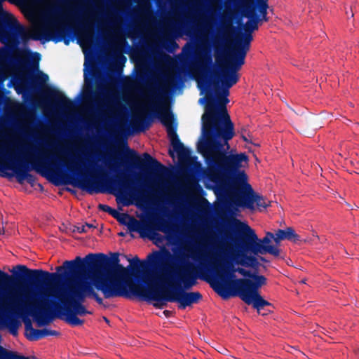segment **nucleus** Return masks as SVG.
<instances>
[{
  "label": "nucleus",
  "mask_w": 359,
  "mask_h": 359,
  "mask_svg": "<svg viewBox=\"0 0 359 359\" xmlns=\"http://www.w3.org/2000/svg\"><path fill=\"white\" fill-rule=\"evenodd\" d=\"M71 262H65L56 268L55 273L41 269H29L25 265H16L10 270L12 275L0 270V292H28L29 283L35 292H104V269H93L84 271H66Z\"/></svg>",
  "instance_id": "nucleus-1"
},
{
  "label": "nucleus",
  "mask_w": 359,
  "mask_h": 359,
  "mask_svg": "<svg viewBox=\"0 0 359 359\" xmlns=\"http://www.w3.org/2000/svg\"><path fill=\"white\" fill-rule=\"evenodd\" d=\"M22 295V311L31 314L38 327L59 319L72 327L82 326L87 315H92L83 304V293H0Z\"/></svg>",
  "instance_id": "nucleus-2"
},
{
  "label": "nucleus",
  "mask_w": 359,
  "mask_h": 359,
  "mask_svg": "<svg viewBox=\"0 0 359 359\" xmlns=\"http://www.w3.org/2000/svg\"><path fill=\"white\" fill-rule=\"evenodd\" d=\"M203 133L198 150L212 167L238 169L248 165V158L244 154L226 156L220 147L226 145L234 136L233 124L225 107L208 103L202 116Z\"/></svg>",
  "instance_id": "nucleus-3"
},
{
  "label": "nucleus",
  "mask_w": 359,
  "mask_h": 359,
  "mask_svg": "<svg viewBox=\"0 0 359 359\" xmlns=\"http://www.w3.org/2000/svg\"><path fill=\"white\" fill-rule=\"evenodd\" d=\"M240 227L242 231L253 242L252 251L255 254L269 253L274 256H278L280 253L279 249L274 245H269L270 241L272 238L274 239L276 243H279L284 239H288L294 242L299 241V236L297 235L294 231L291 228H287L285 230H278L276 234L267 232L266 236L262 240H259L255 231L248 224L241 223Z\"/></svg>",
  "instance_id": "nucleus-4"
},
{
  "label": "nucleus",
  "mask_w": 359,
  "mask_h": 359,
  "mask_svg": "<svg viewBox=\"0 0 359 359\" xmlns=\"http://www.w3.org/2000/svg\"><path fill=\"white\" fill-rule=\"evenodd\" d=\"M201 293H144L146 304L158 309L167 307L169 302H175L180 309L192 306L202 299Z\"/></svg>",
  "instance_id": "nucleus-5"
},
{
  "label": "nucleus",
  "mask_w": 359,
  "mask_h": 359,
  "mask_svg": "<svg viewBox=\"0 0 359 359\" xmlns=\"http://www.w3.org/2000/svg\"><path fill=\"white\" fill-rule=\"evenodd\" d=\"M223 300H229L233 297H239L246 304L252 306L259 314L267 315L273 312L272 304L264 299L261 293H217Z\"/></svg>",
  "instance_id": "nucleus-6"
},
{
  "label": "nucleus",
  "mask_w": 359,
  "mask_h": 359,
  "mask_svg": "<svg viewBox=\"0 0 359 359\" xmlns=\"http://www.w3.org/2000/svg\"><path fill=\"white\" fill-rule=\"evenodd\" d=\"M123 297L135 303L144 302V293H83V304L87 298L94 299L102 309L114 306L113 299Z\"/></svg>",
  "instance_id": "nucleus-7"
},
{
  "label": "nucleus",
  "mask_w": 359,
  "mask_h": 359,
  "mask_svg": "<svg viewBox=\"0 0 359 359\" xmlns=\"http://www.w3.org/2000/svg\"><path fill=\"white\" fill-rule=\"evenodd\" d=\"M236 182L245 186L247 190L252 191L251 187L247 184L248 177L243 171L238 172L234 177ZM238 206L246 207L247 208L255 210V205L259 210H262L270 205L271 201L266 200L258 195L252 193L245 196L243 201H238L235 203Z\"/></svg>",
  "instance_id": "nucleus-8"
},
{
  "label": "nucleus",
  "mask_w": 359,
  "mask_h": 359,
  "mask_svg": "<svg viewBox=\"0 0 359 359\" xmlns=\"http://www.w3.org/2000/svg\"><path fill=\"white\" fill-rule=\"evenodd\" d=\"M22 302H20L18 310L20 315L22 316V318L23 323L25 324V337L29 341H38L42 338L48 337V336H55L57 337L60 334V333L56 330H53L48 328H43L41 330L35 329L32 326V323L31 320L29 318V316H31V314H27L22 311Z\"/></svg>",
  "instance_id": "nucleus-9"
},
{
  "label": "nucleus",
  "mask_w": 359,
  "mask_h": 359,
  "mask_svg": "<svg viewBox=\"0 0 359 359\" xmlns=\"http://www.w3.org/2000/svg\"><path fill=\"white\" fill-rule=\"evenodd\" d=\"M238 271L244 277L238 282L239 292H256L266 283V278L255 271L250 272L245 269Z\"/></svg>",
  "instance_id": "nucleus-10"
},
{
  "label": "nucleus",
  "mask_w": 359,
  "mask_h": 359,
  "mask_svg": "<svg viewBox=\"0 0 359 359\" xmlns=\"http://www.w3.org/2000/svg\"><path fill=\"white\" fill-rule=\"evenodd\" d=\"M14 295H0V297H13ZM15 297H20L22 299L17 305L15 311L13 312H7L0 318V325L7 327L9 330V332L13 336H17L18 334V329L21 325L20 320L17 318L15 314L22 316L19 313L18 308L20 304V302L23 300L22 295H15Z\"/></svg>",
  "instance_id": "nucleus-11"
},
{
  "label": "nucleus",
  "mask_w": 359,
  "mask_h": 359,
  "mask_svg": "<svg viewBox=\"0 0 359 359\" xmlns=\"http://www.w3.org/2000/svg\"><path fill=\"white\" fill-rule=\"evenodd\" d=\"M252 40V36L251 35V34H248L245 36L243 43L239 42L238 41H236L235 42L234 47L236 50H239L237 60L238 69L240 68L244 64L245 57L247 51L249 49L250 43Z\"/></svg>",
  "instance_id": "nucleus-12"
},
{
  "label": "nucleus",
  "mask_w": 359,
  "mask_h": 359,
  "mask_svg": "<svg viewBox=\"0 0 359 359\" xmlns=\"http://www.w3.org/2000/svg\"><path fill=\"white\" fill-rule=\"evenodd\" d=\"M238 80V74L236 71H224L220 76V81L223 86L226 88L224 94L229 95V88L236 84Z\"/></svg>",
  "instance_id": "nucleus-13"
},
{
  "label": "nucleus",
  "mask_w": 359,
  "mask_h": 359,
  "mask_svg": "<svg viewBox=\"0 0 359 359\" xmlns=\"http://www.w3.org/2000/svg\"><path fill=\"white\" fill-rule=\"evenodd\" d=\"M158 116L161 122L170 130L172 127V117L166 104L161 105L158 109Z\"/></svg>",
  "instance_id": "nucleus-14"
},
{
  "label": "nucleus",
  "mask_w": 359,
  "mask_h": 359,
  "mask_svg": "<svg viewBox=\"0 0 359 359\" xmlns=\"http://www.w3.org/2000/svg\"><path fill=\"white\" fill-rule=\"evenodd\" d=\"M245 15L249 18V21L245 24L244 29L246 32H252L258 28L257 21L255 19L254 11H248Z\"/></svg>",
  "instance_id": "nucleus-15"
},
{
  "label": "nucleus",
  "mask_w": 359,
  "mask_h": 359,
  "mask_svg": "<svg viewBox=\"0 0 359 359\" xmlns=\"http://www.w3.org/2000/svg\"><path fill=\"white\" fill-rule=\"evenodd\" d=\"M172 147L174 152H175L180 159L186 158L189 154V151L177 141H172Z\"/></svg>",
  "instance_id": "nucleus-16"
},
{
  "label": "nucleus",
  "mask_w": 359,
  "mask_h": 359,
  "mask_svg": "<svg viewBox=\"0 0 359 359\" xmlns=\"http://www.w3.org/2000/svg\"><path fill=\"white\" fill-rule=\"evenodd\" d=\"M136 230L140 233L142 237L151 236V229L149 225L146 224H137Z\"/></svg>",
  "instance_id": "nucleus-17"
},
{
  "label": "nucleus",
  "mask_w": 359,
  "mask_h": 359,
  "mask_svg": "<svg viewBox=\"0 0 359 359\" xmlns=\"http://www.w3.org/2000/svg\"><path fill=\"white\" fill-rule=\"evenodd\" d=\"M268 6L266 2H263L259 5V12L262 15L263 19L266 20V10H267Z\"/></svg>",
  "instance_id": "nucleus-18"
},
{
  "label": "nucleus",
  "mask_w": 359,
  "mask_h": 359,
  "mask_svg": "<svg viewBox=\"0 0 359 359\" xmlns=\"http://www.w3.org/2000/svg\"><path fill=\"white\" fill-rule=\"evenodd\" d=\"M100 208L105 212H108L111 213L112 215L115 216L116 211L112 210L109 206L107 205H100Z\"/></svg>",
  "instance_id": "nucleus-19"
},
{
  "label": "nucleus",
  "mask_w": 359,
  "mask_h": 359,
  "mask_svg": "<svg viewBox=\"0 0 359 359\" xmlns=\"http://www.w3.org/2000/svg\"><path fill=\"white\" fill-rule=\"evenodd\" d=\"M27 175L25 173H17L16 177L18 181L22 183L26 179Z\"/></svg>",
  "instance_id": "nucleus-20"
},
{
  "label": "nucleus",
  "mask_w": 359,
  "mask_h": 359,
  "mask_svg": "<svg viewBox=\"0 0 359 359\" xmlns=\"http://www.w3.org/2000/svg\"><path fill=\"white\" fill-rule=\"evenodd\" d=\"M174 312L172 311H169V310H165L163 312V314L166 317V318H170V316H172L173 315Z\"/></svg>",
  "instance_id": "nucleus-21"
},
{
  "label": "nucleus",
  "mask_w": 359,
  "mask_h": 359,
  "mask_svg": "<svg viewBox=\"0 0 359 359\" xmlns=\"http://www.w3.org/2000/svg\"><path fill=\"white\" fill-rule=\"evenodd\" d=\"M68 168L72 170V171H74L75 170H77V167H76V163L73 162V163H70L69 165H68Z\"/></svg>",
  "instance_id": "nucleus-22"
},
{
  "label": "nucleus",
  "mask_w": 359,
  "mask_h": 359,
  "mask_svg": "<svg viewBox=\"0 0 359 359\" xmlns=\"http://www.w3.org/2000/svg\"><path fill=\"white\" fill-rule=\"evenodd\" d=\"M0 176L9 177L11 175L6 172L4 170L0 169Z\"/></svg>",
  "instance_id": "nucleus-23"
},
{
  "label": "nucleus",
  "mask_w": 359,
  "mask_h": 359,
  "mask_svg": "<svg viewBox=\"0 0 359 359\" xmlns=\"http://www.w3.org/2000/svg\"><path fill=\"white\" fill-rule=\"evenodd\" d=\"M144 157L145 159H147L148 161L152 160L151 157L147 154H144Z\"/></svg>",
  "instance_id": "nucleus-24"
},
{
  "label": "nucleus",
  "mask_w": 359,
  "mask_h": 359,
  "mask_svg": "<svg viewBox=\"0 0 359 359\" xmlns=\"http://www.w3.org/2000/svg\"><path fill=\"white\" fill-rule=\"evenodd\" d=\"M242 138H243V140L244 141H245V142H249V140H248V139L247 138V137H246V136H245V135H242Z\"/></svg>",
  "instance_id": "nucleus-25"
},
{
  "label": "nucleus",
  "mask_w": 359,
  "mask_h": 359,
  "mask_svg": "<svg viewBox=\"0 0 359 359\" xmlns=\"http://www.w3.org/2000/svg\"><path fill=\"white\" fill-rule=\"evenodd\" d=\"M103 320L107 323H109V320L107 318H106L105 316H103L102 317Z\"/></svg>",
  "instance_id": "nucleus-26"
},
{
  "label": "nucleus",
  "mask_w": 359,
  "mask_h": 359,
  "mask_svg": "<svg viewBox=\"0 0 359 359\" xmlns=\"http://www.w3.org/2000/svg\"><path fill=\"white\" fill-rule=\"evenodd\" d=\"M229 65L230 66H233V58H231L230 60H229Z\"/></svg>",
  "instance_id": "nucleus-27"
},
{
  "label": "nucleus",
  "mask_w": 359,
  "mask_h": 359,
  "mask_svg": "<svg viewBox=\"0 0 359 359\" xmlns=\"http://www.w3.org/2000/svg\"><path fill=\"white\" fill-rule=\"evenodd\" d=\"M80 45H81V46L83 48H85V43H84L83 41H80Z\"/></svg>",
  "instance_id": "nucleus-28"
},
{
  "label": "nucleus",
  "mask_w": 359,
  "mask_h": 359,
  "mask_svg": "<svg viewBox=\"0 0 359 359\" xmlns=\"http://www.w3.org/2000/svg\"><path fill=\"white\" fill-rule=\"evenodd\" d=\"M199 102H200L201 104H203L204 103V100H203V99H201V100H199Z\"/></svg>",
  "instance_id": "nucleus-29"
},
{
  "label": "nucleus",
  "mask_w": 359,
  "mask_h": 359,
  "mask_svg": "<svg viewBox=\"0 0 359 359\" xmlns=\"http://www.w3.org/2000/svg\"><path fill=\"white\" fill-rule=\"evenodd\" d=\"M85 231V229H84V226H82V229H81V230H79V231H80V232H83V231Z\"/></svg>",
  "instance_id": "nucleus-30"
},
{
  "label": "nucleus",
  "mask_w": 359,
  "mask_h": 359,
  "mask_svg": "<svg viewBox=\"0 0 359 359\" xmlns=\"http://www.w3.org/2000/svg\"><path fill=\"white\" fill-rule=\"evenodd\" d=\"M4 232V230L0 229V234H3Z\"/></svg>",
  "instance_id": "nucleus-31"
},
{
  "label": "nucleus",
  "mask_w": 359,
  "mask_h": 359,
  "mask_svg": "<svg viewBox=\"0 0 359 359\" xmlns=\"http://www.w3.org/2000/svg\"><path fill=\"white\" fill-rule=\"evenodd\" d=\"M241 264H247L246 262H241Z\"/></svg>",
  "instance_id": "nucleus-32"
},
{
  "label": "nucleus",
  "mask_w": 359,
  "mask_h": 359,
  "mask_svg": "<svg viewBox=\"0 0 359 359\" xmlns=\"http://www.w3.org/2000/svg\"><path fill=\"white\" fill-rule=\"evenodd\" d=\"M93 255H89L87 257H93Z\"/></svg>",
  "instance_id": "nucleus-33"
},
{
  "label": "nucleus",
  "mask_w": 359,
  "mask_h": 359,
  "mask_svg": "<svg viewBox=\"0 0 359 359\" xmlns=\"http://www.w3.org/2000/svg\"><path fill=\"white\" fill-rule=\"evenodd\" d=\"M157 316L161 317V315H160L159 313H157Z\"/></svg>",
  "instance_id": "nucleus-34"
},
{
  "label": "nucleus",
  "mask_w": 359,
  "mask_h": 359,
  "mask_svg": "<svg viewBox=\"0 0 359 359\" xmlns=\"http://www.w3.org/2000/svg\"><path fill=\"white\" fill-rule=\"evenodd\" d=\"M157 316L161 317V315H160L159 313H157Z\"/></svg>",
  "instance_id": "nucleus-35"
},
{
  "label": "nucleus",
  "mask_w": 359,
  "mask_h": 359,
  "mask_svg": "<svg viewBox=\"0 0 359 359\" xmlns=\"http://www.w3.org/2000/svg\"><path fill=\"white\" fill-rule=\"evenodd\" d=\"M157 316L161 317V315H160L159 313H157Z\"/></svg>",
  "instance_id": "nucleus-36"
}]
</instances>
